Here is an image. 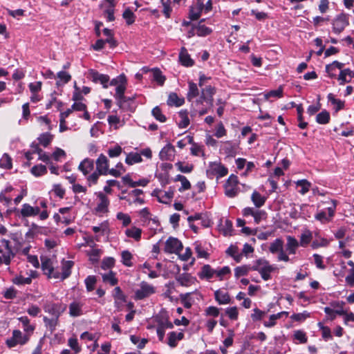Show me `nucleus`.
I'll use <instances>...</instances> for the list:
<instances>
[{
    "label": "nucleus",
    "mask_w": 354,
    "mask_h": 354,
    "mask_svg": "<svg viewBox=\"0 0 354 354\" xmlns=\"http://www.w3.org/2000/svg\"><path fill=\"white\" fill-rule=\"evenodd\" d=\"M214 93V88L207 86L201 88V95L198 99H196L199 95V90L196 84L189 82L187 98L189 102H192V106L195 111L202 115L205 114L207 110L212 106Z\"/></svg>",
    "instance_id": "f257e3e1"
},
{
    "label": "nucleus",
    "mask_w": 354,
    "mask_h": 354,
    "mask_svg": "<svg viewBox=\"0 0 354 354\" xmlns=\"http://www.w3.org/2000/svg\"><path fill=\"white\" fill-rule=\"evenodd\" d=\"M96 170L86 178L88 186H92L97 183L100 176H106L109 173V160L107 157L101 153L95 162Z\"/></svg>",
    "instance_id": "f03ea898"
},
{
    "label": "nucleus",
    "mask_w": 354,
    "mask_h": 354,
    "mask_svg": "<svg viewBox=\"0 0 354 354\" xmlns=\"http://www.w3.org/2000/svg\"><path fill=\"white\" fill-rule=\"evenodd\" d=\"M183 248V243L180 240L177 238L170 236L165 241L164 252L167 254H179Z\"/></svg>",
    "instance_id": "7ed1b4c3"
},
{
    "label": "nucleus",
    "mask_w": 354,
    "mask_h": 354,
    "mask_svg": "<svg viewBox=\"0 0 354 354\" xmlns=\"http://www.w3.org/2000/svg\"><path fill=\"white\" fill-rule=\"evenodd\" d=\"M252 270L258 271L263 279L267 281L270 279V272L274 268L266 261L259 259L257 264L252 266Z\"/></svg>",
    "instance_id": "20e7f679"
},
{
    "label": "nucleus",
    "mask_w": 354,
    "mask_h": 354,
    "mask_svg": "<svg viewBox=\"0 0 354 354\" xmlns=\"http://www.w3.org/2000/svg\"><path fill=\"white\" fill-rule=\"evenodd\" d=\"M239 192L237 177L231 175L225 185V194L230 198H233L238 194Z\"/></svg>",
    "instance_id": "39448f33"
},
{
    "label": "nucleus",
    "mask_w": 354,
    "mask_h": 354,
    "mask_svg": "<svg viewBox=\"0 0 354 354\" xmlns=\"http://www.w3.org/2000/svg\"><path fill=\"white\" fill-rule=\"evenodd\" d=\"M66 306H62L60 304H55L46 300L44 303L43 308L44 311L54 317H59L66 310Z\"/></svg>",
    "instance_id": "423d86ee"
},
{
    "label": "nucleus",
    "mask_w": 354,
    "mask_h": 354,
    "mask_svg": "<svg viewBox=\"0 0 354 354\" xmlns=\"http://www.w3.org/2000/svg\"><path fill=\"white\" fill-rule=\"evenodd\" d=\"M30 337L26 334L23 335L19 330H14L11 338L7 339L6 344L8 347H14L17 344H25L28 340Z\"/></svg>",
    "instance_id": "0eeeda50"
},
{
    "label": "nucleus",
    "mask_w": 354,
    "mask_h": 354,
    "mask_svg": "<svg viewBox=\"0 0 354 354\" xmlns=\"http://www.w3.org/2000/svg\"><path fill=\"white\" fill-rule=\"evenodd\" d=\"M155 292V288L149 283L142 281L140 283V288L135 292V298L136 299H143L149 297Z\"/></svg>",
    "instance_id": "6e6552de"
},
{
    "label": "nucleus",
    "mask_w": 354,
    "mask_h": 354,
    "mask_svg": "<svg viewBox=\"0 0 354 354\" xmlns=\"http://www.w3.org/2000/svg\"><path fill=\"white\" fill-rule=\"evenodd\" d=\"M348 16L346 14L342 13L337 15L333 21V28L335 33H340L344 28L348 26Z\"/></svg>",
    "instance_id": "1a4fd4ad"
},
{
    "label": "nucleus",
    "mask_w": 354,
    "mask_h": 354,
    "mask_svg": "<svg viewBox=\"0 0 354 354\" xmlns=\"http://www.w3.org/2000/svg\"><path fill=\"white\" fill-rule=\"evenodd\" d=\"M205 0H194L192 5L189 9V18L192 20L198 19L201 15L203 10H204V2Z\"/></svg>",
    "instance_id": "9d476101"
},
{
    "label": "nucleus",
    "mask_w": 354,
    "mask_h": 354,
    "mask_svg": "<svg viewBox=\"0 0 354 354\" xmlns=\"http://www.w3.org/2000/svg\"><path fill=\"white\" fill-rule=\"evenodd\" d=\"M84 303L78 299H75L68 306V313L71 317H77L84 314Z\"/></svg>",
    "instance_id": "9b49d317"
},
{
    "label": "nucleus",
    "mask_w": 354,
    "mask_h": 354,
    "mask_svg": "<svg viewBox=\"0 0 354 354\" xmlns=\"http://www.w3.org/2000/svg\"><path fill=\"white\" fill-rule=\"evenodd\" d=\"M99 203L95 208V212L97 214H104L109 212V205L110 203L108 197L103 193H99L97 195Z\"/></svg>",
    "instance_id": "f8f14e48"
},
{
    "label": "nucleus",
    "mask_w": 354,
    "mask_h": 354,
    "mask_svg": "<svg viewBox=\"0 0 354 354\" xmlns=\"http://www.w3.org/2000/svg\"><path fill=\"white\" fill-rule=\"evenodd\" d=\"M88 77L92 82L95 83H100L103 87L108 88V82L109 81V76L105 74H101L95 70H90L88 71Z\"/></svg>",
    "instance_id": "ddd939ff"
},
{
    "label": "nucleus",
    "mask_w": 354,
    "mask_h": 354,
    "mask_svg": "<svg viewBox=\"0 0 354 354\" xmlns=\"http://www.w3.org/2000/svg\"><path fill=\"white\" fill-rule=\"evenodd\" d=\"M126 85L127 82H122V84L121 83L115 88V94L114 95V97L117 101V104L120 108H122L124 103L129 100V98H127L124 95Z\"/></svg>",
    "instance_id": "4468645a"
},
{
    "label": "nucleus",
    "mask_w": 354,
    "mask_h": 354,
    "mask_svg": "<svg viewBox=\"0 0 354 354\" xmlns=\"http://www.w3.org/2000/svg\"><path fill=\"white\" fill-rule=\"evenodd\" d=\"M198 276L201 279H211L216 276L221 277V270H214L210 266L205 265L203 266L201 271L198 273Z\"/></svg>",
    "instance_id": "2eb2a0df"
},
{
    "label": "nucleus",
    "mask_w": 354,
    "mask_h": 354,
    "mask_svg": "<svg viewBox=\"0 0 354 354\" xmlns=\"http://www.w3.org/2000/svg\"><path fill=\"white\" fill-rule=\"evenodd\" d=\"M239 144L237 142H226L223 145V149L225 151V160L234 158L239 151Z\"/></svg>",
    "instance_id": "dca6fc26"
},
{
    "label": "nucleus",
    "mask_w": 354,
    "mask_h": 354,
    "mask_svg": "<svg viewBox=\"0 0 354 354\" xmlns=\"http://www.w3.org/2000/svg\"><path fill=\"white\" fill-rule=\"evenodd\" d=\"M94 169L93 160L86 158H84L79 165L78 170L80 171L84 176L88 177Z\"/></svg>",
    "instance_id": "f3484780"
},
{
    "label": "nucleus",
    "mask_w": 354,
    "mask_h": 354,
    "mask_svg": "<svg viewBox=\"0 0 354 354\" xmlns=\"http://www.w3.org/2000/svg\"><path fill=\"white\" fill-rule=\"evenodd\" d=\"M40 209L39 207H32L28 203L22 205L20 214L23 217L35 216L39 214Z\"/></svg>",
    "instance_id": "a211bd4d"
},
{
    "label": "nucleus",
    "mask_w": 354,
    "mask_h": 354,
    "mask_svg": "<svg viewBox=\"0 0 354 354\" xmlns=\"http://www.w3.org/2000/svg\"><path fill=\"white\" fill-rule=\"evenodd\" d=\"M207 175L209 178L218 180L221 177V165L217 162H212L207 170Z\"/></svg>",
    "instance_id": "6ab92c4d"
},
{
    "label": "nucleus",
    "mask_w": 354,
    "mask_h": 354,
    "mask_svg": "<svg viewBox=\"0 0 354 354\" xmlns=\"http://www.w3.org/2000/svg\"><path fill=\"white\" fill-rule=\"evenodd\" d=\"M174 147L167 144L160 151L159 157L162 160H169L174 156Z\"/></svg>",
    "instance_id": "aec40b11"
},
{
    "label": "nucleus",
    "mask_w": 354,
    "mask_h": 354,
    "mask_svg": "<svg viewBox=\"0 0 354 354\" xmlns=\"http://www.w3.org/2000/svg\"><path fill=\"white\" fill-rule=\"evenodd\" d=\"M353 77L354 72L349 68H346L340 71L337 80L340 85H344L346 83L351 82Z\"/></svg>",
    "instance_id": "412c9836"
},
{
    "label": "nucleus",
    "mask_w": 354,
    "mask_h": 354,
    "mask_svg": "<svg viewBox=\"0 0 354 354\" xmlns=\"http://www.w3.org/2000/svg\"><path fill=\"white\" fill-rule=\"evenodd\" d=\"M1 242L7 250L6 252L3 254V262L6 265H10L11 259L14 257V253L10 246V241L7 239H3L1 240Z\"/></svg>",
    "instance_id": "4be33fe9"
},
{
    "label": "nucleus",
    "mask_w": 354,
    "mask_h": 354,
    "mask_svg": "<svg viewBox=\"0 0 354 354\" xmlns=\"http://www.w3.org/2000/svg\"><path fill=\"white\" fill-rule=\"evenodd\" d=\"M18 319L21 323L26 334L30 337L33 333L35 326L30 323V319L26 316L20 317Z\"/></svg>",
    "instance_id": "5701e85b"
},
{
    "label": "nucleus",
    "mask_w": 354,
    "mask_h": 354,
    "mask_svg": "<svg viewBox=\"0 0 354 354\" xmlns=\"http://www.w3.org/2000/svg\"><path fill=\"white\" fill-rule=\"evenodd\" d=\"M184 337V334L182 332L172 331L168 334V342L167 344L170 347H175L179 340H181Z\"/></svg>",
    "instance_id": "b1692460"
},
{
    "label": "nucleus",
    "mask_w": 354,
    "mask_h": 354,
    "mask_svg": "<svg viewBox=\"0 0 354 354\" xmlns=\"http://www.w3.org/2000/svg\"><path fill=\"white\" fill-rule=\"evenodd\" d=\"M179 60L182 65L189 67L194 64V61L191 59L187 50L185 48H182L179 54Z\"/></svg>",
    "instance_id": "393cba45"
},
{
    "label": "nucleus",
    "mask_w": 354,
    "mask_h": 354,
    "mask_svg": "<svg viewBox=\"0 0 354 354\" xmlns=\"http://www.w3.org/2000/svg\"><path fill=\"white\" fill-rule=\"evenodd\" d=\"M251 200L256 207L260 208L261 207L264 205L266 201V198L262 196L258 192L254 191L252 194Z\"/></svg>",
    "instance_id": "a878e982"
},
{
    "label": "nucleus",
    "mask_w": 354,
    "mask_h": 354,
    "mask_svg": "<svg viewBox=\"0 0 354 354\" xmlns=\"http://www.w3.org/2000/svg\"><path fill=\"white\" fill-rule=\"evenodd\" d=\"M299 245V243L295 238L290 236H287L286 250L289 254H295Z\"/></svg>",
    "instance_id": "bb28decb"
},
{
    "label": "nucleus",
    "mask_w": 354,
    "mask_h": 354,
    "mask_svg": "<svg viewBox=\"0 0 354 354\" xmlns=\"http://www.w3.org/2000/svg\"><path fill=\"white\" fill-rule=\"evenodd\" d=\"M74 263L72 261H64L62 263L61 280H64L68 278L71 274V268Z\"/></svg>",
    "instance_id": "cd10ccee"
},
{
    "label": "nucleus",
    "mask_w": 354,
    "mask_h": 354,
    "mask_svg": "<svg viewBox=\"0 0 354 354\" xmlns=\"http://www.w3.org/2000/svg\"><path fill=\"white\" fill-rule=\"evenodd\" d=\"M142 161V159L140 154L137 152H130L127 153L125 159V162L129 165L141 162Z\"/></svg>",
    "instance_id": "c85d7f7f"
},
{
    "label": "nucleus",
    "mask_w": 354,
    "mask_h": 354,
    "mask_svg": "<svg viewBox=\"0 0 354 354\" xmlns=\"http://www.w3.org/2000/svg\"><path fill=\"white\" fill-rule=\"evenodd\" d=\"M41 268L45 274L48 277H50V274L53 271V266L51 260L48 258H42Z\"/></svg>",
    "instance_id": "c756f323"
},
{
    "label": "nucleus",
    "mask_w": 354,
    "mask_h": 354,
    "mask_svg": "<svg viewBox=\"0 0 354 354\" xmlns=\"http://www.w3.org/2000/svg\"><path fill=\"white\" fill-rule=\"evenodd\" d=\"M125 234L136 241H139L141 239L142 230L136 227H132L126 230Z\"/></svg>",
    "instance_id": "7c9ffc66"
},
{
    "label": "nucleus",
    "mask_w": 354,
    "mask_h": 354,
    "mask_svg": "<svg viewBox=\"0 0 354 354\" xmlns=\"http://www.w3.org/2000/svg\"><path fill=\"white\" fill-rule=\"evenodd\" d=\"M184 103V99L180 98L176 93H170L167 100V104L169 106H180Z\"/></svg>",
    "instance_id": "2f4dec72"
},
{
    "label": "nucleus",
    "mask_w": 354,
    "mask_h": 354,
    "mask_svg": "<svg viewBox=\"0 0 354 354\" xmlns=\"http://www.w3.org/2000/svg\"><path fill=\"white\" fill-rule=\"evenodd\" d=\"M140 216L142 218V222L144 225H149L150 221H152L153 223L157 224L158 221L156 218H150V213L149 209L147 207L143 208L139 212Z\"/></svg>",
    "instance_id": "473e14b6"
},
{
    "label": "nucleus",
    "mask_w": 354,
    "mask_h": 354,
    "mask_svg": "<svg viewBox=\"0 0 354 354\" xmlns=\"http://www.w3.org/2000/svg\"><path fill=\"white\" fill-rule=\"evenodd\" d=\"M226 253L233 257L236 262H240L242 259V254L239 252V249L235 245H230L226 250Z\"/></svg>",
    "instance_id": "72a5a7b5"
},
{
    "label": "nucleus",
    "mask_w": 354,
    "mask_h": 354,
    "mask_svg": "<svg viewBox=\"0 0 354 354\" xmlns=\"http://www.w3.org/2000/svg\"><path fill=\"white\" fill-rule=\"evenodd\" d=\"M193 278L190 274L183 273L180 274L177 278V281L183 286H189L193 283Z\"/></svg>",
    "instance_id": "f704fd0d"
},
{
    "label": "nucleus",
    "mask_w": 354,
    "mask_h": 354,
    "mask_svg": "<svg viewBox=\"0 0 354 354\" xmlns=\"http://www.w3.org/2000/svg\"><path fill=\"white\" fill-rule=\"evenodd\" d=\"M212 30L200 22L194 28L195 33L201 37L206 36L211 32Z\"/></svg>",
    "instance_id": "c9c22d12"
},
{
    "label": "nucleus",
    "mask_w": 354,
    "mask_h": 354,
    "mask_svg": "<svg viewBox=\"0 0 354 354\" xmlns=\"http://www.w3.org/2000/svg\"><path fill=\"white\" fill-rule=\"evenodd\" d=\"M295 183L297 187H301V189L299 192L302 195L306 194L311 186V183L306 179L299 180Z\"/></svg>",
    "instance_id": "e433bc0d"
},
{
    "label": "nucleus",
    "mask_w": 354,
    "mask_h": 354,
    "mask_svg": "<svg viewBox=\"0 0 354 354\" xmlns=\"http://www.w3.org/2000/svg\"><path fill=\"white\" fill-rule=\"evenodd\" d=\"M53 135L49 133H41L38 138L39 143L44 147H48L52 142Z\"/></svg>",
    "instance_id": "4c0bfd02"
},
{
    "label": "nucleus",
    "mask_w": 354,
    "mask_h": 354,
    "mask_svg": "<svg viewBox=\"0 0 354 354\" xmlns=\"http://www.w3.org/2000/svg\"><path fill=\"white\" fill-rule=\"evenodd\" d=\"M283 241L280 239H277L270 243L269 250L272 254L279 252L283 249Z\"/></svg>",
    "instance_id": "58836bf2"
},
{
    "label": "nucleus",
    "mask_w": 354,
    "mask_h": 354,
    "mask_svg": "<svg viewBox=\"0 0 354 354\" xmlns=\"http://www.w3.org/2000/svg\"><path fill=\"white\" fill-rule=\"evenodd\" d=\"M312 237L313 236L310 231L308 230H304L300 236V245L306 247L310 242Z\"/></svg>",
    "instance_id": "ea45409f"
},
{
    "label": "nucleus",
    "mask_w": 354,
    "mask_h": 354,
    "mask_svg": "<svg viewBox=\"0 0 354 354\" xmlns=\"http://www.w3.org/2000/svg\"><path fill=\"white\" fill-rule=\"evenodd\" d=\"M58 318L55 317L53 318H48L47 317H44L43 320L45 323L46 326L49 328V330L53 332L55 330L57 324H58Z\"/></svg>",
    "instance_id": "a19ab883"
},
{
    "label": "nucleus",
    "mask_w": 354,
    "mask_h": 354,
    "mask_svg": "<svg viewBox=\"0 0 354 354\" xmlns=\"http://www.w3.org/2000/svg\"><path fill=\"white\" fill-rule=\"evenodd\" d=\"M122 17L125 20L127 25L133 24L136 19V16L130 8H127L124 11Z\"/></svg>",
    "instance_id": "79ce46f5"
},
{
    "label": "nucleus",
    "mask_w": 354,
    "mask_h": 354,
    "mask_svg": "<svg viewBox=\"0 0 354 354\" xmlns=\"http://www.w3.org/2000/svg\"><path fill=\"white\" fill-rule=\"evenodd\" d=\"M344 302L343 301H333L330 304V307L335 311L337 315H342L346 314L344 310Z\"/></svg>",
    "instance_id": "37998d69"
},
{
    "label": "nucleus",
    "mask_w": 354,
    "mask_h": 354,
    "mask_svg": "<svg viewBox=\"0 0 354 354\" xmlns=\"http://www.w3.org/2000/svg\"><path fill=\"white\" fill-rule=\"evenodd\" d=\"M12 158L7 153H4L0 159V167L6 169L12 168Z\"/></svg>",
    "instance_id": "c03bdc74"
},
{
    "label": "nucleus",
    "mask_w": 354,
    "mask_h": 354,
    "mask_svg": "<svg viewBox=\"0 0 354 354\" xmlns=\"http://www.w3.org/2000/svg\"><path fill=\"white\" fill-rule=\"evenodd\" d=\"M152 115L156 118V120L160 122H165L167 120L166 116L162 113L159 106H156L152 109Z\"/></svg>",
    "instance_id": "a18cd8bd"
},
{
    "label": "nucleus",
    "mask_w": 354,
    "mask_h": 354,
    "mask_svg": "<svg viewBox=\"0 0 354 354\" xmlns=\"http://www.w3.org/2000/svg\"><path fill=\"white\" fill-rule=\"evenodd\" d=\"M328 99L333 105L335 106L336 111H338L344 108V102H343L339 99H336L334 97L333 94L329 93L328 95Z\"/></svg>",
    "instance_id": "49530a36"
},
{
    "label": "nucleus",
    "mask_w": 354,
    "mask_h": 354,
    "mask_svg": "<svg viewBox=\"0 0 354 354\" xmlns=\"http://www.w3.org/2000/svg\"><path fill=\"white\" fill-rule=\"evenodd\" d=\"M180 121L178 122V126L180 128H186L189 124V120L187 116V112L181 111L179 112Z\"/></svg>",
    "instance_id": "de8ad7c7"
},
{
    "label": "nucleus",
    "mask_w": 354,
    "mask_h": 354,
    "mask_svg": "<svg viewBox=\"0 0 354 354\" xmlns=\"http://www.w3.org/2000/svg\"><path fill=\"white\" fill-rule=\"evenodd\" d=\"M330 120V114L328 111H324L318 113L316 117V121L322 124L328 123Z\"/></svg>",
    "instance_id": "09e8293b"
},
{
    "label": "nucleus",
    "mask_w": 354,
    "mask_h": 354,
    "mask_svg": "<svg viewBox=\"0 0 354 354\" xmlns=\"http://www.w3.org/2000/svg\"><path fill=\"white\" fill-rule=\"evenodd\" d=\"M317 326L322 330V335L324 340L327 341L332 339L331 331L328 326H324L322 322H319Z\"/></svg>",
    "instance_id": "8fccbe9b"
},
{
    "label": "nucleus",
    "mask_w": 354,
    "mask_h": 354,
    "mask_svg": "<svg viewBox=\"0 0 354 354\" xmlns=\"http://www.w3.org/2000/svg\"><path fill=\"white\" fill-rule=\"evenodd\" d=\"M107 121H108L109 124L111 127H113L114 129H117L119 127V126L122 125V124L121 123L120 118L118 116H117L116 115H109V117L107 118Z\"/></svg>",
    "instance_id": "3c124183"
},
{
    "label": "nucleus",
    "mask_w": 354,
    "mask_h": 354,
    "mask_svg": "<svg viewBox=\"0 0 354 354\" xmlns=\"http://www.w3.org/2000/svg\"><path fill=\"white\" fill-rule=\"evenodd\" d=\"M46 167L43 165H37L32 167L31 173L35 176H39L46 174Z\"/></svg>",
    "instance_id": "603ef678"
},
{
    "label": "nucleus",
    "mask_w": 354,
    "mask_h": 354,
    "mask_svg": "<svg viewBox=\"0 0 354 354\" xmlns=\"http://www.w3.org/2000/svg\"><path fill=\"white\" fill-rule=\"evenodd\" d=\"M250 270H252V267H250V266L245 265L239 266L235 268L234 274L236 277H239L246 275Z\"/></svg>",
    "instance_id": "864d4df0"
},
{
    "label": "nucleus",
    "mask_w": 354,
    "mask_h": 354,
    "mask_svg": "<svg viewBox=\"0 0 354 354\" xmlns=\"http://www.w3.org/2000/svg\"><path fill=\"white\" fill-rule=\"evenodd\" d=\"M310 314L308 311H304L301 313H295L291 315L290 318L293 321L302 322L305 321L307 318L310 317Z\"/></svg>",
    "instance_id": "5fc2aeb1"
},
{
    "label": "nucleus",
    "mask_w": 354,
    "mask_h": 354,
    "mask_svg": "<svg viewBox=\"0 0 354 354\" xmlns=\"http://www.w3.org/2000/svg\"><path fill=\"white\" fill-rule=\"evenodd\" d=\"M283 96V87L280 86L277 90L270 91L264 95L266 100H268L270 97H281Z\"/></svg>",
    "instance_id": "6e6d98bb"
},
{
    "label": "nucleus",
    "mask_w": 354,
    "mask_h": 354,
    "mask_svg": "<svg viewBox=\"0 0 354 354\" xmlns=\"http://www.w3.org/2000/svg\"><path fill=\"white\" fill-rule=\"evenodd\" d=\"M103 33L106 37V39L105 40H106V42L110 44V46L111 48L116 46V41L113 37L111 30L109 28H104L103 30Z\"/></svg>",
    "instance_id": "4d7b16f0"
},
{
    "label": "nucleus",
    "mask_w": 354,
    "mask_h": 354,
    "mask_svg": "<svg viewBox=\"0 0 354 354\" xmlns=\"http://www.w3.org/2000/svg\"><path fill=\"white\" fill-rule=\"evenodd\" d=\"M294 339L297 340L301 344H305L307 342L308 338L304 331L297 330L294 331Z\"/></svg>",
    "instance_id": "13d9d810"
},
{
    "label": "nucleus",
    "mask_w": 354,
    "mask_h": 354,
    "mask_svg": "<svg viewBox=\"0 0 354 354\" xmlns=\"http://www.w3.org/2000/svg\"><path fill=\"white\" fill-rule=\"evenodd\" d=\"M122 263L128 267L132 266V254L128 250H124L121 254Z\"/></svg>",
    "instance_id": "bf43d9fd"
},
{
    "label": "nucleus",
    "mask_w": 354,
    "mask_h": 354,
    "mask_svg": "<svg viewBox=\"0 0 354 354\" xmlns=\"http://www.w3.org/2000/svg\"><path fill=\"white\" fill-rule=\"evenodd\" d=\"M153 80L157 82L160 85H162L165 80V77L162 75V73L158 69L152 71Z\"/></svg>",
    "instance_id": "052dcab7"
},
{
    "label": "nucleus",
    "mask_w": 354,
    "mask_h": 354,
    "mask_svg": "<svg viewBox=\"0 0 354 354\" xmlns=\"http://www.w3.org/2000/svg\"><path fill=\"white\" fill-rule=\"evenodd\" d=\"M102 279L104 282L109 283L111 286H115L118 283V279L113 272L103 274Z\"/></svg>",
    "instance_id": "680f3d73"
},
{
    "label": "nucleus",
    "mask_w": 354,
    "mask_h": 354,
    "mask_svg": "<svg viewBox=\"0 0 354 354\" xmlns=\"http://www.w3.org/2000/svg\"><path fill=\"white\" fill-rule=\"evenodd\" d=\"M101 250L99 249L92 248L88 252L89 259L92 262H97L100 257Z\"/></svg>",
    "instance_id": "e2e57ef3"
},
{
    "label": "nucleus",
    "mask_w": 354,
    "mask_h": 354,
    "mask_svg": "<svg viewBox=\"0 0 354 354\" xmlns=\"http://www.w3.org/2000/svg\"><path fill=\"white\" fill-rule=\"evenodd\" d=\"M238 309L236 307H230L226 308L225 315L232 320H236L238 318Z\"/></svg>",
    "instance_id": "0e129e2a"
},
{
    "label": "nucleus",
    "mask_w": 354,
    "mask_h": 354,
    "mask_svg": "<svg viewBox=\"0 0 354 354\" xmlns=\"http://www.w3.org/2000/svg\"><path fill=\"white\" fill-rule=\"evenodd\" d=\"M220 310L214 306H209L205 310V315L207 317H216L219 315Z\"/></svg>",
    "instance_id": "69168bd1"
},
{
    "label": "nucleus",
    "mask_w": 354,
    "mask_h": 354,
    "mask_svg": "<svg viewBox=\"0 0 354 354\" xmlns=\"http://www.w3.org/2000/svg\"><path fill=\"white\" fill-rule=\"evenodd\" d=\"M113 296L115 300H118L120 301H125L126 297L123 294L121 288L120 287H115L113 292Z\"/></svg>",
    "instance_id": "338daca9"
},
{
    "label": "nucleus",
    "mask_w": 354,
    "mask_h": 354,
    "mask_svg": "<svg viewBox=\"0 0 354 354\" xmlns=\"http://www.w3.org/2000/svg\"><path fill=\"white\" fill-rule=\"evenodd\" d=\"M122 152V148L119 145H115L113 148H110L108 150V155L111 158H115L119 156Z\"/></svg>",
    "instance_id": "774afa93"
}]
</instances>
